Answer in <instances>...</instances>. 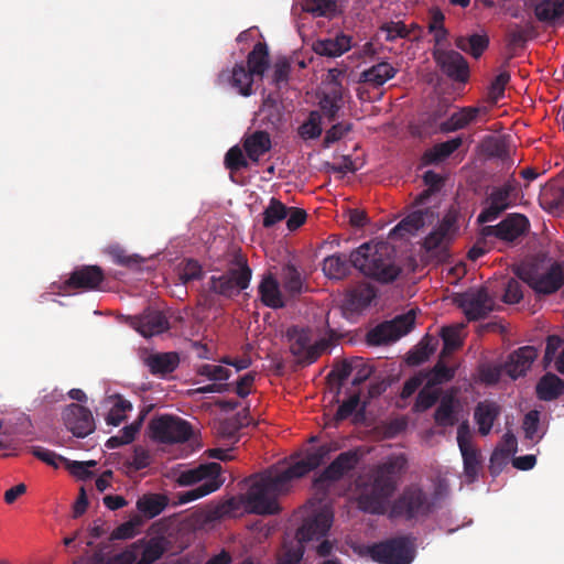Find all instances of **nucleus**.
Masks as SVG:
<instances>
[{
  "instance_id": "38",
  "label": "nucleus",
  "mask_w": 564,
  "mask_h": 564,
  "mask_svg": "<svg viewBox=\"0 0 564 564\" xmlns=\"http://www.w3.org/2000/svg\"><path fill=\"white\" fill-rule=\"evenodd\" d=\"M167 498L163 495H144L137 501L138 510L149 519L159 516L167 506Z\"/></svg>"
},
{
  "instance_id": "47",
  "label": "nucleus",
  "mask_w": 564,
  "mask_h": 564,
  "mask_svg": "<svg viewBox=\"0 0 564 564\" xmlns=\"http://www.w3.org/2000/svg\"><path fill=\"white\" fill-rule=\"evenodd\" d=\"M112 398L115 402L106 416V422L108 425L118 426L127 419L126 412L132 410V404L119 394L113 395Z\"/></svg>"
},
{
  "instance_id": "30",
  "label": "nucleus",
  "mask_w": 564,
  "mask_h": 564,
  "mask_svg": "<svg viewBox=\"0 0 564 564\" xmlns=\"http://www.w3.org/2000/svg\"><path fill=\"white\" fill-rule=\"evenodd\" d=\"M377 295L376 289L369 283H359L347 294V307L354 312L367 308Z\"/></svg>"
},
{
  "instance_id": "33",
  "label": "nucleus",
  "mask_w": 564,
  "mask_h": 564,
  "mask_svg": "<svg viewBox=\"0 0 564 564\" xmlns=\"http://www.w3.org/2000/svg\"><path fill=\"white\" fill-rule=\"evenodd\" d=\"M536 395L542 401L556 400L564 393V380L547 372L536 383Z\"/></svg>"
},
{
  "instance_id": "18",
  "label": "nucleus",
  "mask_w": 564,
  "mask_h": 564,
  "mask_svg": "<svg viewBox=\"0 0 564 564\" xmlns=\"http://www.w3.org/2000/svg\"><path fill=\"white\" fill-rule=\"evenodd\" d=\"M359 462V456L355 451L340 453L315 479L317 487L325 482L339 480L345 474L352 470Z\"/></svg>"
},
{
  "instance_id": "58",
  "label": "nucleus",
  "mask_w": 564,
  "mask_h": 564,
  "mask_svg": "<svg viewBox=\"0 0 564 564\" xmlns=\"http://www.w3.org/2000/svg\"><path fill=\"white\" fill-rule=\"evenodd\" d=\"M379 30L386 33V41L388 42H393L397 39H408L411 34V29L402 21L386 22Z\"/></svg>"
},
{
  "instance_id": "63",
  "label": "nucleus",
  "mask_w": 564,
  "mask_h": 564,
  "mask_svg": "<svg viewBox=\"0 0 564 564\" xmlns=\"http://www.w3.org/2000/svg\"><path fill=\"white\" fill-rule=\"evenodd\" d=\"M291 73V64L286 58H280L274 64L273 69V84L281 88L283 85H288Z\"/></svg>"
},
{
  "instance_id": "57",
  "label": "nucleus",
  "mask_w": 564,
  "mask_h": 564,
  "mask_svg": "<svg viewBox=\"0 0 564 564\" xmlns=\"http://www.w3.org/2000/svg\"><path fill=\"white\" fill-rule=\"evenodd\" d=\"M433 387L434 386H429L426 381V384L421 389L413 406L415 412L426 411L436 403L440 393L437 390H434Z\"/></svg>"
},
{
  "instance_id": "53",
  "label": "nucleus",
  "mask_w": 564,
  "mask_h": 564,
  "mask_svg": "<svg viewBox=\"0 0 564 564\" xmlns=\"http://www.w3.org/2000/svg\"><path fill=\"white\" fill-rule=\"evenodd\" d=\"M304 543L296 538L291 543H285L279 556V564H299L304 555Z\"/></svg>"
},
{
  "instance_id": "54",
  "label": "nucleus",
  "mask_w": 564,
  "mask_h": 564,
  "mask_svg": "<svg viewBox=\"0 0 564 564\" xmlns=\"http://www.w3.org/2000/svg\"><path fill=\"white\" fill-rule=\"evenodd\" d=\"M518 442L511 432H507L501 444L494 451L490 462L494 464L497 460H507L510 455L517 452Z\"/></svg>"
},
{
  "instance_id": "45",
  "label": "nucleus",
  "mask_w": 564,
  "mask_h": 564,
  "mask_svg": "<svg viewBox=\"0 0 564 564\" xmlns=\"http://www.w3.org/2000/svg\"><path fill=\"white\" fill-rule=\"evenodd\" d=\"M322 131V115L317 110H312L307 119L299 127V134L304 140L317 139Z\"/></svg>"
},
{
  "instance_id": "36",
  "label": "nucleus",
  "mask_w": 564,
  "mask_h": 564,
  "mask_svg": "<svg viewBox=\"0 0 564 564\" xmlns=\"http://www.w3.org/2000/svg\"><path fill=\"white\" fill-rule=\"evenodd\" d=\"M455 45L458 50L479 58L489 46V37L486 34H471L469 36H457Z\"/></svg>"
},
{
  "instance_id": "61",
  "label": "nucleus",
  "mask_w": 564,
  "mask_h": 564,
  "mask_svg": "<svg viewBox=\"0 0 564 564\" xmlns=\"http://www.w3.org/2000/svg\"><path fill=\"white\" fill-rule=\"evenodd\" d=\"M510 82V74L508 72H501L496 78L491 82L488 98L491 102L496 104L500 98L505 95V89L507 84Z\"/></svg>"
},
{
  "instance_id": "10",
  "label": "nucleus",
  "mask_w": 564,
  "mask_h": 564,
  "mask_svg": "<svg viewBox=\"0 0 564 564\" xmlns=\"http://www.w3.org/2000/svg\"><path fill=\"white\" fill-rule=\"evenodd\" d=\"M149 430L151 438L163 444L187 442L194 433L187 421L170 414L153 417Z\"/></svg>"
},
{
  "instance_id": "49",
  "label": "nucleus",
  "mask_w": 564,
  "mask_h": 564,
  "mask_svg": "<svg viewBox=\"0 0 564 564\" xmlns=\"http://www.w3.org/2000/svg\"><path fill=\"white\" fill-rule=\"evenodd\" d=\"M224 484V480L209 479L208 481L202 482L199 486L183 492L180 496L181 503H187L199 498H203L217 489Z\"/></svg>"
},
{
  "instance_id": "56",
  "label": "nucleus",
  "mask_w": 564,
  "mask_h": 564,
  "mask_svg": "<svg viewBox=\"0 0 564 564\" xmlns=\"http://www.w3.org/2000/svg\"><path fill=\"white\" fill-rule=\"evenodd\" d=\"M141 546V542H133L122 552L117 553L113 556H110L102 564H137Z\"/></svg>"
},
{
  "instance_id": "6",
  "label": "nucleus",
  "mask_w": 564,
  "mask_h": 564,
  "mask_svg": "<svg viewBox=\"0 0 564 564\" xmlns=\"http://www.w3.org/2000/svg\"><path fill=\"white\" fill-rule=\"evenodd\" d=\"M252 270L247 258L241 252H236L229 260L228 269L219 275H212L207 283L206 301L210 294L225 299L238 295L240 291L249 288Z\"/></svg>"
},
{
  "instance_id": "37",
  "label": "nucleus",
  "mask_w": 564,
  "mask_h": 564,
  "mask_svg": "<svg viewBox=\"0 0 564 564\" xmlns=\"http://www.w3.org/2000/svg\"><path fill=\"white\" fill-rule=\"evenodd\" d=\"M534 14L540 22L553 23L564 15V0H542L535 4Z\"/></svg>"
},
{
  "instance_id": "23",
  "label": "nucleus",
  "mask_w": 564,
  "mask_h": 564,
  "mask_svg": "<svg viewBox=\"0 0 564 564\" xmlns=\"http://www.w3.org/2000/svg\"><path fill=\"white\" fill-rule=\"evenodd\" d=\"M221 466L218 463H205L197 467L182 471L177 477L180 486H193L197 482H205L209 479L223 480L220 478Z\"/></svg>"
},
{
  "instance_id": "9",
  "label": "nucleus",
  "mask_w": 564,
  "mask_h": 564,
  "mask_svg": "<svg viewBox=\"0 0 564 564\" xmlns=\"http://www.w3.org/2000/svg\"><path fill=\"white\" fill-rule=\"evenodd\" d=\"M415 317V311L410 310L390 321L379 323L367 332L366 343L369 346H382L399 340L413 329Z\"/></svg>"
},
{
  "instance_id": "42",
  "label": "nucleus",
  "mask_w": 564,
  "mask_h": 564,
  "mask_svg": "<svg viewBox=\"0 0 564 564\" xmlns=\"http://www.w3.org/2000/svg\"><path fill=\"white\" fill-rule=\"evenodd\" d=\"M343 93L340 87H335L322 96L319 107L328 121H335L341 108Z\"/></svg>"
},
{
  "instance_id": "5",
  "label": "nucleus",
  "mask_w": 564,
  "mask_h": 564,
  "mask_svg": "<svg viewBox=\"0 0 564 564\" xmlns=\"http://www.w3.org/2000/svg\"><path fill=\"white\" fill-rule=\"evenodd\" d=\"M435 509V496L419 484H410L392 501L389 517L406 522H420L427 519Z\"/></svg>"
},
{
  "instance_id": "13",
  "label": "nucleus",
  "mask_w": 564,
  "mask_h": 564,
  "mask_svg": "<svg viewBox=\"0 0 564 564\" xmlns=\"http://www.w3.org/2000/svg\"><path fill=\"white\" fill-rule=\"evenodd\" d=\"M432 56L441 69L449 79L456 83H466L469 78V65L466 58L454 50L434 47Z\"/></svg>"
},
{
  "instance_id": "12",
  "label": "nucleus",
  "mask_w": 564,
  "mask_h": 564,
  "mask_svg": "<svg viewBox=\"0 0 564 564\" xmlns=\"http://www.w3.org/2000/svg\"><path fill=\"white\" fill-rule=\"evenodd\" d=\"M530 230V221L527 216L519 213L509 214L498 225L484 226L480 235L482 238L495 237L503 242H514L525 236Z\"/></svg>"
},
{
  "instance_id": "48",
  "label": "nucleus",
  "mask_w": 564,
  "mask_h": 564,
  "mask_svg": "<svg viewBox=\"0 0 564 564\" xmlns=\"http://www.w3.org/2000/svg\"><path fill=\"white\" fill-rule=\"evenodd\" d=\"M224 164L225 167L230 171V178L235 183L237 182L234 177V174L242 169L249 167V162L238 145H234L227 151Z\"/></svg>"
},
{
  "instance_id": "2",
  "label": "nucleus",
  "mask_w": 564,
  "mask_h": 564,
  "mask_svg": "<svg viewBox=\"0 0 564 564\" xmlns=\"http://www.w3.org/2000/svg\"><path fill=\"white\" fill-rule=\"evenodd\" d=\"M295 480L288 468L273 473L268 470L253 477L243 496L246 509L256 514H275L280 511L278 497L286 494Z\"/></svg>"
},
{
  "instance_id": "62",
  "label": "nucleus",
  "mask_w": 564,
  "mask_h": 564,
  "mask_svg": "<svg viewBox=\"0 0 564 564\" xmlns=\"http://www.w3.org/2000/svg\"><path fill=\"white\" fill-rule=\"evenodd\" d=\"M31 453L43 463L47 464L48 466H52L54 468H57L59 463H66L67 459L63 457L62 455H58L57 453L42 447V446H33L31 448Z\"/></svg>"
},
{
  "instance_id": "19",
  "label": "nucleus",
  "mask_w": 564,
  "mask_h": 564,
  "mask_svg": "<svg viewBox=\"0 0 564 564\" xmlns=\"http://www.w3.org/2000/svg\"><path fill=\"white\" fill-rule=\"evenodd\" d=\"M105 280L104 271L98 265L77 267L65 281L66 289L96 290Z\"/></svg>"
},
{
  "instance_id": "41",
  "label": "nucleus",
  "mask_w": 564,
  "mask_h": 564,
  "mask_svg": "<svg viewBox=\"0 0 564 564\" xmlns=\"http://www.w3.org/2000/svg\"><path fill=\"white\" fill-rule=\"evenodd\" d=\"M423 182L427 188L415 197V206L424 205L432 195L440 192L444 186L445 178L441 174L429 170L423 174Z\"/></svg>"
},
{
  "instance_id": "29",
  "label": "nucleus",
  "mask_w": 564,
  "mask_h": 564,
  "mask_svg": "<svg viewBox=\"0 0 564 564\" xmlns=\"http://www.w3.org/2000/svg\"><path fill=\"white\" fill-rule=\"evenodd\" d=\"M501 409L494 401L479 402L474 411V417L478 425V431L482 436L490 433L495 421L500 415Z\"/></svg>"
},
{
  "instance_id": "59",
  "label": "nucleus",
  "mask_w": 564,
  "mask_h": 564,
  "mask_svg": "<svg viewBox=\"0 0 564 564\" xmlns=\"http://www.w3.org/2000/svg\"><path fill=\"white\" fill-rule=\"evenodd\" d=\"M352 130V123L341 121L333 124L325 133L323 147L329 148L333 143L340 141Z\"/></svg>"
},
{
  "instance_id": "50",
  "label": "nucleus",
  "mask_w": 564,
  "mask_h": 564,
  "mask_svg": "<svg viewBox=\"0 0 564 564\" xmlns=\"http://www.w3.org/2000/svg\"><path fill=\"white\" fill-rule=\"evenodd\" d=\"M441 337L443 339V349L441 351L442 358L449 356L463 345L459 329L456 326L443 327L441 330Z\"/></svg>"
},
{
  "instance_id": "8",
  "label": "nucleus",
  "mask_w": 564,
  "mask_h": 564,
  "mask_svg": "<svg viewBox=\"0 0 564 564\" xmlns=\"http://www.w3.org/2000/svg\"><path fill=\"white\" fill-rule=\"evenodd\" d=\"M366 554L379 564H410L415 546L410 536L400 535L367 546Z\"/></svg>"
},
{
  "instance_id": "25",
  "label": "nucleus",
  "mask_w": 564,
  "mask_h": 564,
  "mask_svg": "<svg viewBox=\"0 0 564 564\" xmlns=\"http://www.w3.org/2000/svg\"><path fill=\"white\" fill-rule=\"evenodd\" d=\"M258 293L262 304L267 307L279 310L285 306L280 283L271 273L262 276L258 285Z\"/></svg>"
},
{
  "instance_id": "28",
  "label": "nucleus",
  "mask_w": 564,
  "mask_h": 564,
  "mask_svg": "<svg viewBox=\"0 0 564 564\" xmlns=\"http://www.w3.org/2000/svg\"><path fill=\"white\" fill-rule=\"evenodd\" d=\"M485 108L480 107H463L458 111L451 115V117L440 124V130L443 133L454 132L466 128L474 122L480 112H485Z\"/></svg>"
},
{
  "instance_id": "46",
  "label": "nucleus",
  "mask_w": 564,
  "mask_h": 564,
  "mask_svg": "<svg viewBox=\"0 0 564 564\" xmlns=\"http://www.w3.org/2000/svg\"><path fill=\"white\" fill-rule=\"evenodd\" d=\"M304 10L315 17L333 18L338 13L336 0H305Z\"/></svg>"
},
{
  "instance_id": "16",
  "label": "nucleus",
  "mask_w": 564,
  "mask_h": 564,
  "mask_svg": "<svg viewBox=\"0 0 564 564\" xmlns=\"http://www.w3.org/2000/svg\"><path fill=\"white\" fill-rule=\"evenodd\" d=\"M127 323L145 338L160 335L170 328L165 314L150 307L140 315L129 316Z\"/></svg>"
},
{
  "instance_id": "21",
  "label": "nucleus",
  "mask_w": 564,
  "mask_h": 564,
  "mask_svg": "<svg viewBox=\"0 0 564 564\" xmlns=\"http://www.w3.org/2000/svg\"><path fill=\"white\" fill-rule=\"evenodd\" d=\"M336 449V446H334L332 443L322 444L314 451L307 453L304 458L290 465L288 469L294 479L302 478L322 465L324 460L330 455V453Z\"/></svg>"
},
{
  "instance_id": "7",
  "label": "nucleus",
  "mask_w": 564,
  "mask_h": 564,
  "mask_svg": "<svg viewBox=\"0 0 564 564\" xmlns=\"http://www.w3.org/2000/svg\"><path fill=\"white\" fill-rule=\"evenodd\" d=\"M516 274L539 294L555 293L564 284V270L560 262H553L546 269L540 263H525L517 269Z\"/></svg>"
},
{
  "instance_id": "34",
  "label": "nucleus",
  "mask_w": 564,
  "mask_h": 564,
  "mask_svg": "<svg viewBox=\"0 0 564 564\" xmlns=\"http://www.w3.org/2000/svg\"><path fill=\"white\" fill-rule=\"evenodd\" d=\"M350 267H354L350 257L337 253L324 259L322 270L327 278L341 280L348 275Z\"/></svg>"
},
{
  "instance_id": "15",
  "label": "nucleus",
  "mask_w": 564,
  "mask_h": 564,
  "mask_svg": "<svg viewBox=\"0 0 564 564\" xmlns=\"http://www.w3.org/2000/svg\"><path fill=\"white\" fill-rule=\"evenodd\" d=\"M333 520V512L326 507H321L304 518L302 525L296 531L295 538L306 543L318 541L326 536Z\"/></svg>"
},
{
  "instance_id": "1",
  "label": "nucleus",
  "mask_w": 564,
  "mask_h": 564,
  "mask_svg": "<svg viewBox=\"0 0 564 564\" xmlns=\"http://www.w3.org/2000/svg\"><path fill=\"white\" fill-rule=\"evenodd\" d=\"M408 467L404 454L391 455L370 466L356 479L358 508L369 514H384Z\"/></svg>"
},
{
  "instance_id": "4",
  "label": "nucleus",
  "mask_w": 564,
  "mask_h": 564,
  "mask_svg": "<svg viewBox=\"0 0 564 564\" xmlns=\"http://www.w3.org/2000/svg\"><path fill=\"white\" fill-rule=\"evenodd\" d=\"M350 261L362 274L381 283L393 282L401 273L394 262V251L387 242L362 243L351 251Z\"/></svg>"
},
{
  "instance_id": "43",
  "label": "nucleus",
  "mask_w": 564,
  "mask_h": 564,
  "mask_svg": "<svg viewBox=\"0 0 564 564\" xmlns=\"http://www.w3.org/2000/svg\"><path fill=\"white\" fill-rule=\"evenodd\" d=\"M142 543L137 564H153L161 558L164 553V546L160 540L151 539L149 541L139 540Z\"/></svg>"
},
{
  "instance_id": "39",
  "label": "nucleus",
  "mask_w": 564,
  "mask_h": 564,
  "mask_svg": "<svg viewBox=\"0 0 564 564\" xmlns=\"http://www.w3.org/2000/svg\"><path fill=\"white\" fill-rule=\"evenodd\" d=\"M282 285L291 297H296L303 292V279L294 264L288 263L283 267Z\"/></svg>"
},
{
  "instance_id": "40",
  "label": "nucleus",
  "mask_w": 564,
  "mask_h": 564,
  "mask_svg": "<svg viewBox=\"0 0 564 564\" xmlns=\"http://www.w3.org/2000/svg\"><path fill=\"white\" fill-rule=\"evenodd\" d=\"M455 400L453 397H444L434 413L436 425L442 427L453 426L457 423L458 417L455 411Z\"/></svg>"
},
{
  "instance_id": "60",
  "label": "nucleus",
  "mask_w": 564,
  "mask_h": 564,
  "mask_svg": "<svg viewBox=\"0 0 564 564\" xmlns=\"http://www.w3.org/2000/svg\"><path fill=\"white\" fill-rule=\"evenodd\" d=\"M197 375L206 377L212 381H223L230 377L231 371L220 365L204 364L197 368Z\"/></svg>"
},
{
  "instance_id": "31",
  "label": "nucleus",
  "mask_w": 564,
  "mask_h": 564,
  "mask_svg": "<svg viewBox=\"0 0 564 564\" xmlns=\"http://www.w3.org/2000/svg\"><path fill=\"white\" fill-rule=\"evenodd\" d=\"M463 144L462 137L437 143L423 153L424 165L437 164L451 156Z\"/></svg>"
},
{
  "instance_id": "32",
  "label": "nucleus",
  "mask_w": 564,
  "mask_h": 564,
  "mask_svg": "<svg viewBox=\"0 0 564 564\" xmlns=\"http://www.w3.org/2000/svg\"><path fill=\"white\" fill-rule=\"evenodd\" d=\"M180 364V357L176 352H156L145 359L152 375L165 376L173 372Z\"/></svg>"
},
{
  "instance_id": "44",
  "label": "nucleus",
  "mask_w": 564,
  "mask_h": 564,
  "mask_svg": "<svg viewBox=\"0 0 564 564\" xmlns=\"http://www.w3.org/2000/svg\"><path fill=\"white\" fill-rule=\"evenodd\" d=\"M289 208L275 197H272L263 210V227L271 228L279 221L286 218Z\"/></svg>"
},
{
  "instance_id": "52",
  "label": "nucleus",
  "mask_w": 564,
  "mask_h": 564,
  "mask_svg": "<svg viewBox=\"0 0 564 564\" xmlns=\"http://www.w3.org/2000/svg\"><path fill=\"white\" fill-rule=\"evenodd\" d=\"M460 453L464 463V474L469 482H474L481 467L479 452L476 448H470Z\"/></svg>"
},
{
  "instance_id": "27",
  "label": "nucleus",
  "mask_w": 564,
  "mask_h": 564,
  "mask_svg": "<svg viewBox=\"0 0 564 564\" xmlns=\"http://www.w3.org/2000/svg\"><path fill=\"white\" fill-rule=\"evenodd\" d=\"M242 147L247 158L257 163L260 158L271 150L272 143L270 134L263 130H257L246 134L242 140Z\"/></svg>"
},
{
  "instance_id": "3",
  "label": "nucleus",
  "mask_w": 564,
  "mask_h": 564,
  "mask_svg": "<svg viewBox=\"0 0 564 564\" xmlns=\"http://www.w3.org/2000/svg\"><path fill=\"white\" fill-rule=\"evenodd\" d=\"M270 66V54L264 42H258L247 55V66L243 62L236 63L231 69L218 73L215 84L219 87H230L243 97L253 95L254 78L262 79Z\"/></svg>"
},
{
  "instance_id": "51",
  "label": "nucleus",
  "mask_w": 564,
  "mask_h": 564,
  "mask_svg": "<svg viewBox=\"0 0 564 564\" xmlns=\"http://www.w3.org/2000/svg\"><path fill=\"white\" fill-rule=\"evenodd\" d=\"M424 373L429 386H437L451 381L455 376V369L448 367L441 358L430 371Z\"/></svg>"
},
{
  "instance_id": "35",
  "label": "nucleus",
  "mask_w": 564,
  "mask_h": 564,
  "mask_svg": "<svg viewBox=\"0 0 564 564\" xmlns=\"http://www.w3.org/2000/svg\"><path fill=\"white\" fill-rule=\"evenodd\" d=\"M397 69L388 62H380L370 68L364 70L360 75V82L372 84L376 87L382 86L389 79L393 78Z\"/></svg>"
},
{
  "instance_id": "17",
  "label": "nucleus",
  "mask_w": 564,
  "mask_h": 564,
  "mask_svg": "<svg viewBox=\"0 0 564 564\" xmlns=\"http://www.w3.org/2000/svg\"><path fill=\"white\" fill-rule=\"evenodd\" d=\"M64 423L74 436L84 438L95 431V421L89 409L72 403L63 412Z\"/></svg>"
},
{
  "instance_id": "55",
  "label": "nucleus",
  "mask_w": 564,
  "mask_h": 564,
  "mask_svg": "<svg viewBox=\"0 0 564 564\" xmlns=\"http://www.w3.org/2000/svg\"><path fill=\"white\" fill-rule=\"evenodd\" d=\"M204 276V271L198 261L187 259L178 265V278L183 284L191 281L200 280Z\"/></svg>"
},
{
  "instance_id": "20",
  "label": "nucleus",
  "mask_w": 564,
  "mask_h": 564,
  "mask_svg": "<svg viewBox=\"0 0 564 564\" xmlns=\"http://www.w3.org/2000/svg\"><path fill=\"white\" fill-rule=\"evenodd\" d=\"M538 358V350L533 346H523L512 351L503 364V371L512 379L524 376Z\"/></svg>"
},
{
  "instance_id": "64",
  "label": "nucleus",
  "mask_w": 564,
  "mask_h": 564,
  "mask_svg": "<svg viewBox=\"0 0 564 564\" xmlns=\"http://www.w3.org/2000/svg\"><path fill=\"white\" fill-rule=\"evenodd\" d=\"M540 425V412L538 410L529 411L523 419V431L525 434V438L533 441L535 437L541 438L542 436L538 435Z\"/></svg>"
},
{
  "instance_id": "11",
  "label": "nucleus",
  "mask_w": 564,
  "mask_h": 564,
  "mask_svg": "<svg viewBox=\"0 0 564 564\" xmlns=\"http://www.w3.org/2000/svg\"><path fill=\"white\" fill-rule=\"evenodd\" d=\"M286 338L291 354L301 366L315 362L327 347L323 339L313 343V333L310 328L292 326L286 330Z\"/></svg>"
},
{
  "instance_id": "24",
  "label": "nucleus",
  "mask_w": 564,
  "mask_h": 564,
  "mask_svg": "<svg viewBox=\"0 0 564 564\" xmlns=\"http://www.w3.org/2000/svg\"><path fill=\"white\" fill-rule=\"evenodd\" d=\"M433 217L434 213L430 208L414 210L391 230L390 237L404 238L406 235H414L426 221L431 223Z\"/></svg>"
},
{
  "instance_id": "14",
  "label": "nucleus",
  "mask_w": 564,
  "mask_h": 564,
  "mask_svg": "<svg viewBox=\"0 0 564 564\" xmlns=\"http://www.w3.org/2000/svg\"><path fill=\"white\" fill-rule=\"evenodd\" d=\"M455 302L469 321L485 318L494 310V301L485 288L460 293Z\"/></svg>"
},
{
  "instance_id": "26",
  "label": "nucleus",
  "mask_w": 564,
  "mask_h": 564,
  "mask_svg": "<svg viewBox=\"0 0 564 564\" xmlns=\"http://www.w3.org/2000/svg\"><path fill=\"white\" fill-rule=\"evenodd\" d=\"M488 206L477 217V223L486 224L496 220L512 205V199L497 187H494L487 197Z\"/></svg>"
},
{
  "instance_id": "22",
  "label": "nucleus",
  "mask_w": 564,
  "mask_h": 564,
  "mask_svg": "<svg viewBox=\"0 0 564 564\" xmlns=\"http://www.w3.org/2000/svg\"><path fill=\"white\" fill-rule=\"evenodd\" d=\"M352 37L343 32L337 33L335 37H326L316 40L312 48L321 56L339 57L351 48Z\"/></svg>"
}]
</instances>
